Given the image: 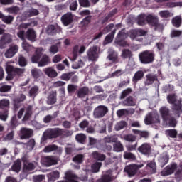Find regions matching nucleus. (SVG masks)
Here are the masks:
<instances>
[{"instance_id":"774afa93","label":"nucleus","mask_w":182,"mask_h":182,"mask_svg":"<svg viewBox=\"0 0 182 182\" xmlns=\"http://www.w3.org/2000/svg\"><path fill=\"white\" fill-rule=\"evenodd\" d=\"M116 141H117V137L114 136H108L104 138L105 143H116Z\"/></svg>"},{"instance_id":"72a5a7b5","label":"nucleus","mask_w":182,"mask_h":182,"mask_svg":"<svg viewBox=\"0 0 182 182\" xmlns=\"http://www.w3.org/2000/svg\"><path fill=\"white\" fill-rule=\"evenodd\" d=\"M136 22L139 26H144L147 23V16L144 14L138 16Z\"/></svg>"},{"instance_id":"79ce46f5","label":"nucleus","mask_w":182,"mask_h":182,"mask_svg":"<svg viewBox=\"0 0 182 182\" xmlns=\"http://www.w3.org/2000/svg\"><path fill=\"white\" fill-rule=\"evenodd\" d=\"M116 28L112 30L105 38V43H112L113 39H114V35H116Z\"/></svg>"},{"instance_id":"8fccbe9b","label":"nucleus","mask_w":182,"mask_h":182,"mask_svg":"<svg viewBox=\"0 0 182 182\" xmlns=\"http://www.w3.org/2000/svg\"><path fill=\"white\" fill-rule=\"evenodd\" d=\"M31 75L33 77V79H39V77L43 75L42 73V70L38 69V68H33L31 70Z\"/></svg>"},{"instance_id":"20e7f679","label":"nucleus","mask_w":182,"mask_h":182,"mask_svg":"<svg viewBox=\"0 0 182 182\" xmlns=\"http://www.w3.org/2000/svg\"><path fill=\"white\" fill-rule=\"evenodd\" d=\"M109 113V108L106 105H99L93 111L94 119H102Z\"/></svg>"},{"instance_id":"13d9d810","label":"nucleus","mask_w":182,"mask_h":182,"mask_svg":"<svg viewBox=\"0 0 182 182\" xmlns=\"http://www.w3.org/2000/svg\"><path fill=\"white\" fill-rule=\"evenodd\" d=\"M14 18L13 16H11V15L5 16L3 14V18L1 21L6 25H11V23H12V22H14Z\"/></svg>"},{"instance_id":"f03ea898","label":"nucleus","mask_w":182,"mask_h":182,"mask_svg":"<svg viewBox=\"0 0 182 182\" xmlns=\"http://www.w3.org/2000/svg\"><path fill=\"white\" fill-rule=\"evenodd\" d=\"M59 128H48L43 134L41 141L45 143L47 140L59 137Z\"/></svg>"},{"instance_id":"b1692460","label":"nucleus","mask_w":182,"mask_h":182,"mask_svg":"<svg viewBox=\"0 0 182 182\" xmlns=\"http://www.w3.org/2000/svg\"><path fill=\"white\" fill-rule=\"evenodd\" d=\"M124 171L128 174L129 177H133L135 174L137 173V166L136 165H129L126 166Z\"/></svg>"},{"instance_id":"f704fd0d","label":"nucleus","mask_w":182,"mask_h":182,"mask_svg":"<svg viewBox=\"0 0 182 182\" xmlns=\"http://www.w3.org/2000/svg\"><path fill=\"white\" fill-rule=\"evenodd\" d=\"M57 100V92L56 91H51L48 97L47 103L48 105H55Z\"/></svg>"},{"instance_id":"5701e85b","label":"nucleus","mask_w":182,"mask_h":182,"mask_svg":"<svg viewBox=\"0 0 182 182\" xmlns=\"http://www.w3.org/2000/svg\"><path fill=\"white\" fill-rule=\"evenodd\" d=\"M8 66H9V72L13 73V75H14V76H22V75L25 73V68H18L12 65H8Z\"/></svg>"},{"instance_id":"680f3d73","label":"nucleus","mask_w":182,"mask_h":182,"mask_svg":"<svg viewBox=\"0 0 182 182\" xmlns=\"http://www.w3.org/2000/svg\"><path fill=\"white\" fill-rule=\"evenodd\" d=\"M18 119H16V115L12 117L10 121V128L11 129H16L18 126Z\"/></svg>"},{"instance_id":"a878e982","label":"nucleus","mask_w":182,"mask_h":182,"mask_svg":"<svg viewBox=\"0 0 182 182\" xmlns=\"http://www.w3.org/2000/svg\"><path fill=\"white\" fill-rule=\"evenodd\" d=\"M146 80L144 82L145 86H150L153 85L154 82L158 80L157 76L153 74H148L146 75Z\"/></svg>"},{"instance_id":"c756f323","label":"nucleus","mask_w":182,"mask_h":182,"mask_svg":"<svg viewBox=\"0 0 182 182\" xmlns=\"http://www.w3.org/2000/svg\"><path fill=\"white\" fill-rule=\"evenodd\" d=\"M143 77H144V72L143 70H138L134 73L132 77V82L134 85H137V82L141 80Z\"/></svg>"},{"instance_id":"4be33fe9","label":"nucleus","mask_w":182,"mask_h":182,"mask_svg":"<svg viewBox=\"0 0 182 182\" xmlns=\"http://www.w3.org/2000/svg\"><path fill=\"white\" fill-rule=\"evenodd\" d=\"M41 58H42V48H37L34 55H33L31 57V62L33 63H38V65Z\"/></svg>"},{"instance_id":"4468645a","label":"nucleus","mask_w":182,"mask_h":182,"mask_svg":"<svg viewBox=\"0 0 182 182\" xmlns=\"http://www.w3.org/2000/svg\"><path fill=\"white\" fill-rule=\"evenodd\" d=\"M43 163L47 167L58 164V157L55 156H48L43 158Z\"/></svg>"},{"instance_id":"473e14b6","label":"nucleus","mask_w":182,"mask_h":182,"mask_svg":"<svg viewBox=\"0 0 182 182\" xmlns=\"http://www.w3.org/2000/svg\"><path fill=\"white\" fill-rule=\"evenodd\" d=\"M122 105L128 107L136 106V101L133 96H129L122 102Z\"/></svg>"},{"instance_id":"f3484780","label":"nucleus","mask_w":182,"mask_h":182,"mask_svg":"<svg viewBox=\"0 0 182 182\" xmlns=\"http://www.w3.org/2000/svg\"><path fill=\"white\" fill-rule=\"evenodd\" d=\"M116 14H117V9H114L105 17H103L101 20H100L101 25H105V23L111 22V18H113Z\"/></svg>"},{"instance_id":"864d4df0","label":"nucleus","mask_w":182,"mask_h":182,"mask_svg":"<svg viewBox=\"0 0 182 182\" xmlns=\"http://www.w3.org/2000/svg\"><path fill=\"white\" fill-rule=\"evenodd\" d=\"M39 93V87L38 85H34L29 90V95L31 97H36Z\"/></svg>"},{"instance_id":"f257e3e1","label":"nucleus","mask_w":182,"mask_h":182,"mask_svg":"<svg viewBox=\"0 0 182 182\" xmlns=\"http://www.w3.org/2000/svg\"><path fill=\"white\" fill-rule=\"evenodd\" d=\"M139 60L142 65H150L156 60V53L153 50H146L139 54Z\"/></svg>"},{"instance_id":"0eeeda50","label":"nucleus","mask_w":182,"mask_h":182,"mask_svg":"<svg viewBox=\"0 0 182 182\" xmlns=\"http://www.w3.org/2000/svg\"><path fill=\"white\" fill-rule=\"evenodd\" d=\"M33 136V129L26 127H22L20 129L19 137L21 140H26L31 139Z\"/></svg>"},{"instance_id":"49530a36","label":"nucleus","mask_w":182,"mask_h":182,"mask_svg":"<svg viewBox=\"0 0 182 182\" xmlns=\"http://www.w3.org/2000/svg\"><path fill=\"white\" fill-rule=\"evenodd\" d=\"M90 22H92V16H86L80 22L81 28L82 29H85L87 26H89V23H90Z\"/></svg>"},{"instance_id":"c85d7f7f","label":"nucleus","mask_w":182,"mask_h":182,"mask_svg":"<svg viewBox=\"0 0 182 182\" xmlns=\"http://www.w3.org/2000/svg\"><path fill=\"white\" fill-rule=\"evenodd\" d=\"M26 38L31 42H35L36 41V33L33 28H28L26 33Z\"/></svg>"},{"instance_id":"e2e57ef3","label":"nucleus","mask_w":182,"mask_h":182,"mask_svg":"<svg viewBox=\"0 0 182 182\" xmlns=\"http://www.w3.org/2000/svg\"><path fill=\"white\" fill-rule=\"evenodd\" d=\"M127 126V122L125 121H121L115 125L114 129L117 132H119V130H122V129H124Z\"/></svg>"},{"instance_id":"de8ad7c7","label":"nucleus","mask_w":182,"mask_h":182,"mask_svg":"<svg viewBox=\"0 0 182 182\" xmlns=\"http://www.w3.org/2000/svg\"><path fill=\"white\" fill-rule=\"evenodd\" d=\"M167 101L169 105H176L177 102H178V100H177V96L176 94H170L169 95L167 96Z\"/></svg>"},{"instance_id":"338daca9","label":"nucleus","mask_w":182,"mask_h":182,"mask_svg":"<svg viewBox=\"0 0 182 182\" xmlns=\"http://www.w3.org/2000/svg\"><path fill=\"white\" fill-rule=\"evenodd\" d=\"M161 18H170L171 17V13L168 10H162L159 13Z\"/></svg>"},{"instance_id":"f8f14e48","label":"nucleus","mask_w":182,"mask_h":182,"mask_svg":"<svg viewBox=\"0 0 182 182\" xmlns=\"http://www.w3.org/2000/svg\"><path fill=\"white\" fill-rule=\"evenodd\" d=\"M145 35H147V31L141 28L134 29L129 31V38L131 39H136L137 36H145Z\"/></svg>"},{"instance_id":"9b49d317","label":"nucleus","mask_w":182,"mask_h":182,"mask_svg":"<svg viewBox=\"0 0 182 182\" xmlns=\"http://www.w3.org/2000/svg\"><path fill=\"white\" fill-rule=\"evenodd\" d=\"M138 151L144 156H150L151 154V146L150 144L144 143L138 148Z\"/></svg>"},{"instance_id":"393cba45","label":"nucleus","mask_w":182,"mask_h":182,"mask_svg":"<svg viewBox=\"0 0 182 182\" xmlns=\"http://www.w3.org/2000/svg\"><path fill=\"white\" fill-rule=\"evenodd\" d=\"M50 63V58L46 54L41 55L40 61L38 62V67L43 68L44 66H48Z\"/></svg>"},{"instance_id":"7c9ffc66","label":"nucleus","mask_w":182,"mask_h":182,"mask_svg":"<svg viewBox=\"0 0 182 182\" xmlns=\"http://www.w3.org/2000/svg\"><path fill=\"white\" fill-rule=\"evenodd\" d=\"M77 97H79L80 99H83V97H86V96L89 95V87H82L80 88L77 90Z\"/></svg>"},{"instance_id":"423d86ee","label":"nucleus","mask_w":182,"mask_h":182,"mask_svg":"<svg viewBox=\"0 0 182 182\" xmlns=\"http://www.w3.org/2000/svg\"><path fill=\"white\" fill-rule=\"evenodd\" d=\"M145 124H160V116L159 114L149 113L145 118Z\"/></svg>"},{"instance_id":"603ef678","label":"nucleus","mask_w":182,"mask_h":182,"mask_svg":"<svg viewBox=\"0 0 182 182\" xmlns=\"http://www.w3.org/2000/svg\"><path fill=\"white\" fill-rule=\"evenodd\" d=\"M115 144L113 145L114 151H116L117 153H119L120 151H123L124 150V148L123 146V144H122V142L116 141Z\"/></svg>"},{"instance_id":"052dcab7","label":"nucleus","mask_w":182,"mask_h":182,"mask_svg":"<svg viewBox=\"0 0 182 182\" xmlns=\"http://www.w3.org/2000/svg\"><path fill=\"white\" fill-rule=\"evenodd\" d=\"M136 139L137 136L132 134H127L124 136V140H125L126 141H129V143H133L136 140Z\"/></svg>"},{"instance_id":"a19ab883","label":"nucleus","mask_w":182,"mask_h":182,"mask_svg":"<svg viewBox=\"0 0 182 182\" xmlns=\"http://www.w3.org/2000/svg\"><path fill=\"white\" fill-rule=\"evenodd\" d=\"M172 25L175 28H180L181 26V16H176L172 18Z\"/></svg>"},{"instance_id":"c03bdc74","label":"nucleus","mask_w":182,"mask_h":182,"mask_svg":"<svg viewBox=\"0 0 182 182\" xmlns=\"http://www.w3.org/2000/svg\"><path fill=\"white\" fill-rule=\"evenodd\" d=\"M60 173L58 171H53L48 175L50 181H55L59 178Z\"/></svg>"},{"instance_id":"dca6fc26","label":"nucleus","mask_w":182,"mask_h":182,"mask_svg":"<svg viewBox=\"0 0 182 182\" xmlns=\"http://www.w3.org/2000/svg\"><path fill=\"white\" fill-rule=\"evenodd\" d=\"M86 50V47L85 46H81L79 48V46H75L73 50V60H76L77 59V56L82 55V53H85Z\"/></svg>"},{"instance_id":"bb28decb","label":"nucleus","mask_w":182,"mask_h":182,"mask_svg":"<svg viewBox=\"0 0 182 182\" xmlns=\"http://www.w3.org/2000/svg\"><path fill=\"white\" fill-rule=\"evenodd\" d=\"M18 53V46H13L8 49L4 55L6 58H13V56H15V55Z\"/></svg>"},{"instance_id":"9d476101","label":"nucleus","mask_w":182,"mask_h":182,"mask_svg":"<svg viewBox=\"0 0 182 182\" xmlns=\"http://www.w3.org/2000/svg\"><path fill=\"white\" fill-rule=\"evenodd\" d=\"M12 42V36L9 33H4L0 39V49H5L6 45Z\"/></svg>"},{"instance_id":"09e8293b","label":"nucleus","mask_w":182,"mask_h":182,"mask_svg":"<svg viewBox=\"0 0 182 182\" xmlns=\"http://www.w3.org/2000/svg\"><path fill=\"white\" fill-rule=\"evenodd\" d=\"M31 116H32V106L29 105L26 109V113L23 118V122H26V121L29 120V119H31Z\"/></svg>"},{"instance_id":"6e6d98bb","label":"nucleus","mask_w":182,"mask_h":182,"mask_svg":"<svg viewBox=\"0 0 182 182\" xmlns=\"http://www.w3.org/2000/svg\"><path fill=\"white\" fill-rule=\"evenodd\" d=\"M100 167H102V162H95L91 166V171L92 173H99L100 170Z\"/></svg>"},{"instance_id":"2f4dec72","label":"nucleus","mask_w":182,"mask_h":182,"mask_svg":"<svg viewBox=\"0 0 182 182\" xmlns=\"http://www.w3.org/2000/svg\"><path fill=\"white\" fill-rule=\"evenodd\" d=\"M92 156L93 159L97 161H105L106 160V155L100 154L98 151H93Z\"/></svg>"},{"instance_id":"58836bf2","label":"nucleus","mask_w":182,"mask_h":182,"mask_svg":"<svg viewBox=\"0 0 182 182\" xmlns=\"http://www.w3.org/2000/svg\"><path fill=\"white\" fill-rule=\"evenodd\" d=\"M21 167H22V163L21 160L17 159L11 166V170L15 173H19L21 171Z\"/></svg>"},{"instance_id":"2eb2a0df","label":"nucleus","mask_w":182,"mask_h":182,"mask_svg":"<svg viewBox=\"0 0 182 182\" xmlns=\"http://www.w3.org/2000/svg\"><path fill=\"white\" fill-rule=\"evenodd\" d=\"M115 43L119 46H122V48H126L127 45V41L124 39V33L122 31H119L117 36V38L115 40Z\"/></svg>"},{"instance_id":"c9c22d12","label":"nucleus","mask_w":182,"mask_h":182,"mask_svg":"<svg viewBox=\"0 0 182 182\" xmlns=\"http://www.w3.org/2000/svg\"><path fill=\"white\" fill-rule=\"evenodd\" d=\"M132 93H133V89H132L131 87H127V89L122 90L119 95L120 100H123V99H126V97L130 96Z\"/></svg>"},{"instance_id":"4d7b16f0","label":"nucleus","mask_w":182,"mask_h":182,"mask_svg":"<svg viewBox=\"0 0 182 182\" xmlns=\"http://www.w3.org/2000/svg\"><path fill=\"white\" fill-rule=\"evenodd\" d=\"M7 12L12 14L13 15H18L21 12V9L18 6L7 8Z\"/></svg>"},{"instance_id":"e433bc0d","label":"nucleus","mask_w":182,"mask_h":182,"mask_svg":"<svg viewBox=\"0 0 182 182\" xmlns=\"http://www.w3.org/2000/svg\"><path fill=\"white\" fill-rule=\"evenodd\" d=\"M44 73H46L48 77H56L58 76V72L51 67L46 68L44 70Z\"/></svg>"},{"instance_id":"37998d69","label":"nucleus","mask_w":182,"mask_h":182,"mask_svg":"<svg viewBox=\"0 0 182 182\" xmlns=\"http://www.w3.org/2000/svg\"><path fill=\"white\" fill-rule=\"evenodd\" d=\"M146 167L148 170H149L151 174H154L156 173V171H157V166L156 165V162L151 161L148 163Z\"/></svg>"},{"instance_id":"3c124183","label":"nucleus","mask_w":182,"mask_h":182,"mask_svg":"<svg viewBox=\"0 0 182 182\" xmlns=\"http://www.w3.org/2000/svg\"><path fill=\"white\" fill-rule=\"evenodd\" d=\"M121 56L122 59H130L133 56V53L129 49H123Z\"/></svg>"},{"instance_id":"5fc2aeb1","label":"nucleus","mask_w":182,"mask_h":182,"mask_svg":"<svg viewBox=\"0 0 182 182\" xmlns=\"http://www.w3.org/2000/svg\"><path fill=\"white\" fill-rule=\"evenodd\" d=\"M58 114H59V112H55L53 113V115H47L43 118L44 123H50L53 119H56L58 117Z\"/></svg>"},{"instance_id":"cd10ccee","label":"nucleus","mask_w":182,"mask_h":182,"mask_svg":"<svg viewBox=\"0 0 182 182\" xmlns=\"http://www.w3.org/2000/svg\"><path fill=\"white\" fill-rule=\"evenodd\" d=\"M169 160H170V156L168 154H162L160 156L159 159H158V163L160 167L163 168V167H164V166H166V164L168 163Z\"/></svg>"},{"instance_id":"1a4fd4ad","label":"nucleus","mask_w":182,"mask_h":182,"mask_svg":"<svg viewBox=\"0 0 182 182\" xmlns=\"http://www.w3.org/2000/svg\"><path fill=\"white\" fill-rule=\"evenodd\" d=\"M171 110L176 117H180L182 114V100H178L177 102L172 105Z\"/></svg>"},{"instance_id":"ea45409f","label":"nucleus","mask_w":182,"mask_h":182,"mask_svg":"<svg viewBox=\"0 0 182 182\" xmlns=\"http://www.w3.org/2000/svg\"><path fill=\"white\" fill-rule=\"evenodd\" d=\"M58 132H60V134H58V136L60 137H69L73 134V131H70L69 129H62L58 128Z\"/></svg>"},{"instance_id":"6e6552de","label":"nucleus","mask_w":182,"mask_h":182,"mask_svg":"<svg viewBox=\"0 0 182 182\" xmlns=\"http://www.w3.org/2000/svg\"><path fill=\"white\" fill-rule=\"evenodd\" d=\"M89 60L96 62L99 59V53H97V46L90 48L87 53Z\"/></svg>"},{"instance_id":"a211bd4d","label":"nucleus","mask_w":182,"mask_h":182,"mask_svg":"<svg viewBox=\"0 0 182 182\" xmlns=\"http://www.w3.org/2000/svg\"><path fill=\"white\" fill-rule=\"evenodd\" d=\"M159 112L164 122L167 121V119L172 116L171 112H170V109L167 107H161L159 109Z\"/></svg>"},{"instance_id":"ddd939ff","label":"nucleus","mask_w":182,"mask_h":182,"mask_svg":"<svg viewBox=\"0 0 182 182\" xmlns=\"http://www.w3.org/2000/svg\"><path fill=\"white\" fill-rule=\"evenodd\" d=\"M60 32H62V28L59 26L49 25L46 29V33L51 36H55L56 33H60Z\"/></svg>"},{"instance_id":"6ab92c4d","label":"nucleus","mask_w":182,"mask_h":182,"mask_svg":"<svg viewBox=\"0 0 182 182\" xmlns=\"http://www.w3.org/2000/svg\"><path fill=\"white\" fill-rule=\"evenodd\" d=\"M22 161L23 163V173H29L35 170V164L32 162H28L26 159H23Z\"/></svg>"},{"instance_id":"39448f33","label":"nucleus","mask_w":182,"mask_h":182,"mask_svg":"<svg viewBox=\"0 0 182 182\" xmlns=\"http://www.w3.org/2000/svg\"><path fill=\"white\" fill-rule=\"evenodd\" d=\"M178 166L177 163L173 162L171 164L166 166L161 172V176L166 177L167 176H171V174H174V171L177 170Z\"/></svg>"},{"instance_id":"a18cd8bd","label":"nucleus","mask_w":182,"mask_h":182,"mask_svg":"<svg viewBox=\"0 0 182 182\" xmlns=\"http://www.w3.org/2000/svg\"><path fill=\"white\" fill-rule=\"evenodd\" d=\"M165 134L167 137H171V139H177L178 132L176 129H166Z\"/></svg>"},{"instance_id":"412c9836","label":"nucleus","mask_w":182,"mask_h":182,"mask_svg":"<svg viewBox=\"0 0 182 182\" xmlns=\"http://www.w3.org/2000/svg\"><path fill=\"white\" fill-rule=\"evenodd\" d=\"M61 22L65 25V26H68V25H70L72 22H73V16L72 13H67L64 14L61 17Z\"/></svg>"},{"instance_id":"bf43d9fd","label":"nucleus","mask_w":182,"mask_h":182,"mask_svg":"<svg viewBox=\"0 0 182 182\" xmlns=\"http://www.w3.org/2000/svg\"><path fill=\"white\" fill-rule=\"evenodd\" d=\"M97 182H112V175L104 174L101 178L97 180Z\"/></svg>"},{"instance_id":"aec40b11","label":"nucleus","mask_w":182,"mask_h":182,"mask_svg":"<svg viewBox=\"0 0 182 182\" xmlns=\"http://www.w3.org/2000/svg\"><path fill=\"white\" fill-rule=\"evenodd\" d=\"M43 153H52V151H58V154H62V149L55 144H50L45 146L43 150Z\"/></svg>"},{"instance_id":"69168bd1","label":"nucleus","mask_w":182,"mask_h":182,"mask_svg":"<svg viewBox=\"0 0 182 182\" xmlns=\"http://www.w3.org/2000/svg\"><path fill=\"white\" fill-rule=\"evenodd\" d=\"M164 122L168 123L169 127H176V126H177L176 118H174L173 116L170 117L166 121Z\"/></svg>"},{"instance_id":"0e129e2a","label":"nucleus","mask_w":182,"mask_h":182,"mask_svg":"<svg viewBox=\"0 0 182 182\" xmlns=\"http://www.w3.org/2000/svg\"><path fill=\"white\" fill-rule=\"evenodd\" d=\"M114 28V23H109L102 29V33H104V35H106L107 33H109V32H112Z\"/></svg>"},{"instance_id":"7ed1b4c3","label":"nucleus","mask_w":182,"mask_h":182,"mask_svg":"<svg viewBox=\"0 0 182 182\" xmlns=\"http://www.w3.org/2000/svg\"><path fill=\"white\" fill-rule=\"evenodd\" d=\"M146 23H148V25L153 26L154 31H161L163 29V24L159 23V18L156 16L151 14L146 16Z\"/></svg>"},{"instance_id":"4c0bfd02","label":"nucleus","mask_w":182,"mask_h":182,"mask_svg":"<svg viewBox=\"0 0 182 182\" xmlns=\"http://www.w3.org/2000/svg\"><path fill=\"white\" fill-rule=\"evenodd\" d=\"M86 139H87V136L83 133L77 134L75 135V140L77 143H80L81 144H85L86 143Z\"/></svg>"}]
</instances>
